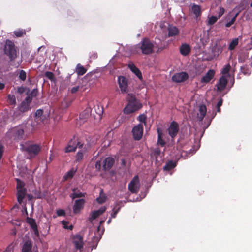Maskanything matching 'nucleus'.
<instances>
[{"instance_id":"37","label":"nucleus","mask_w":252,"mask_h":252,"mask_svg":"<svg viewBox=\"0 0 252 252\" xmlns=\"http://www.w3.org/2000/svg\"><path fill=\"white\" fill-rule=\"evenodd\" d=\"M27 77L26 72L23 70H21L19 72V78L22 81H24L26 80Z\"/></svg>"},{"instance_id":"26","label":"nucleus","mask_w":252,"mask_h":252,"mask_svg":"<svg viewBox=\"0 0 252 252\" xmlns=\"http://www.w3.org/2000/svg\"><path fill=\"white\" fill-rule=\"evenodd\" d=\"M87 69L83 66L81 64L78 63L77 64L75 72L78 76H82L86 73Z\"/></svg>"},{"instance_id":"28","label":"nucleus","mask_w":252,"mask_h":252,"mask_svg":"<svg viewBox=\"0 0 252 252\" xmlns=\"http://www.w3.org/2000/svg\"><path fill=\"white\" fill-rule=\"evenodd\" d=\"M176 166V162L173 160H170L167 162L163 167L164 171H170Z\"/></svg>"},{"instance_id":"63","label":"nucleus","mask_w":252,"mask_h":252,"mask_svg":"<svg viewBox=\"0 0 252 252\" xmlns=\"http://www.w3.org/2000/svg\"><path fill=\"white\" fill-rule=\"evenodd\" d=\"M217 112L220 113V111H221L220 107H217Z\"/></svg>"},{"instance_id":"14","label":"nucleus","mask_w":252,"mask_h":252,"mask_svg":"<svg viewBox=\"0 0 252 252\" xmlns=\"http://www.w3.org/2000/svg\"><path fill=\"white\" fill-rule=\"evenodd\" d=\"M85 201L84 199L76 200L73 207V212L77 214L80 212L84 205Z\"/></svg>"},{"instance_id":"52","label":"nucleus","mask_w":252,"mask_h":252,"mask_svg":"<svg viewBox=\"0 0 252 252\" xmlns=\"http://www.w3.org/2000/svg\"><path fill=\"white\" fill-rule=\"evenodd\" d=\"M79 86H75L72 88L70 90V92L72 94H75L79 90Z\"/></svg>"},{"instance_id":"59","label":"nucleus","mask_w":252,"mask_h":252,"mask_svg":"<svg viewBox=\"0 0 252 252\" xmlns=\"http://www.w3.org/2000/svg\"><path fill=\"white\" fill-rule=\"evenodd\" d=\"M11 247L10 246H8L6 249L3 252H10Z\"/></svg>"},{"instance_id":"48","label":"nucleus","mask_w":252,"mask_h":252,"mask_svg":"<svg viewBox=\"0 0 252 252\" xmlns=\"http://www.w3.org/2000/svg\"><path fill=\"white\" fill-rule=\"evenodd\" d=\"M56 214L58 216H64L65 215V212L63 209H58L56 211Z\"/></svg>"},{"instance_id":"42","label":"nucleus","mask_w":252,"mask_h":252,"mask_svg":"<svg viewBox=\"0 0 252 252\" xmlns=\"http://www.w3.org/2000/svg\"><path fill=\"white\" fill-rule=\"evenodd\" d=\"M45 76L51 81H53L55 79L54 73L50 71H47L45 73Z\"/></svg>"},{"instance_id":"29","label":"nucleus","mask_w":252,"mask_h":252,"mask_svg":"<svg viewBox=\"0 0 252 252\" xmlns=\"http://www.w3.org/2000/svg\"><path fill=\"white\" fill-rule=\"evenodd\" d=\"M91 110L90 108L86 109L80 114V119L84 122L90 115Z\"/></svg>"},{"instance_id":"41","label":"nucleus","mask_w":252,"mask_h":252,"mask_svg":"<svg viewBox=\"0 0 252 252\" xmlns=\"http://www.w3.org/2000/svg\"><path fill=\"white\" fill-rule=\"evenodd\" d=\"M8 99L11 105H15L16 104V97L14 95L8 94Z\"/></svg>"},{"instance_id":"15","label":"nucleus","mask_w":252,"mask_h":252,"mask_svg":"<svg viewBox=\"0 0 252 252\" xmlns=\"http://www.w3.org/2000/svg\"><path fill=\"white\" fill-rule=\"evenodd\" d=\"M215 74V71L213 69H210L206 73V74L201 79V83H208L214 77Z\"/></svg>"},{"instance_id":"11","label":"nucleus","mask_w":252,"mask_h":252,"mask_svg":"<svg viewBox=\"0 0 252 252\" xmlns=\"http://www.w3.org/2000/svg\"><path fill=\"white\" fill-rule=\"evenodd\" d=\"M189 78L188 74L185 72L176 73L172 77V80L174 82L180 83L187 80Z\"/></svg>"},{"instance_id":"21","label":"nucleus","mask_w":252,"mask_h":252,"mask_svg":"<svg viewBox=\"0 0 252 252\" xmlns=\"http://www.w3.org/2000/svg\"><path fill=\"white\" fill-rule=\"evenodd\" d=\"M157 132L158 134V144L163 147L166 144V142L163 139V137L164 136V134L162 132V130L160 128H158Z\"/></svg>"},{"instance_id":"56","label":"nucleus","mask_w":252,"mask_h":252,"mask_svg":"<svg viewBox=\"0 0 252 252\" xmlns=\"http://www.w3.org/2000/svg\"><path fill=\"white\" fill-rule=\"evenodd\" d=\"M223 103V99L221 98L217 103L216 107H220Z\"/></svg>"},{"instance_id":"18","label":"nucleus","mask_w":252,"mask_h":252,"mask_svg":"<svg viewBox=\"0 0 252 252\" xmlns=\"http://www.w3.org/2000/svg\"><path fill=\"white\" fill-rule=\"evenodd\" d=\"M191 48L189 44L187 43L182 44L180 47V53L184 56H187L190 53Z\"/></svg>"},{"instance_id":"34","label":"nucleus","mask_w":252,"mask_h":252,"mask_svg":"<svg viewBox=\"0 0 252 252\" xmlns=\"http://www.w3.org/2000/svg\"><path fill=\"white\" fill-rule=\"evenodd\" d=\"M160 149L159 148H156L152 151L151 156L153 158H155V159L157 160L158 156L160 155Z\"/></svg>"},{"instance_id":"22","label":"nucleus","mask_w":252,"mask_h":252,"mask_svg":"<svg viewBox=\"0 0 252 252\" xmlns=\"http://www.w3.org/2000/svg\"><path fill=\"white\" fill-rule=\"evenodd\" d=\"M128 67L131 71L134 73L140 80L142 79V75L141 71L134 64H129Z\"/></svg>"},{"instance_id":"20","label":"nucleus","mask_w":252,"mask_h":252,"mask_svg":"<svg viewBox=\"0 0 252 252\" xmlns=\"http://www.w3.org/2000/svg\"><path fill=\"white\" fill-rule=\"evenodd\" d=\"M32 242L30 240H27L24 243L21 252H32Z\"/></svg>"},{"instance_id":"23","label":"nucleus","mask_w":252,"mask_h":252,"mask_svg":"<svg viewBox=\"0 0 252 252\" xmlns=\"http://www.w3.org/2000/svg\"><path fill=\"white\" fill-rule=\"evenodd\" d=\"M17 190V200L18 202L21 204L23 199L25 198L27 193L26 189H19Z\"/></svg>"},{"instance_id":"32","label":"nucleus","mask_w":252,"mask_h":252,"mask_svg":"<svg viewBox=\"0 0 252 252\" xmlns=\"http://www.w3.org/2000/svg\"><path fill=\"white\" fill-rule=\"evenodd\" d=\"M77 189V188H74L72 189L73 193L71 194V197L72 198V199H75L76 198H80V197L85 196V195L86 194L85 193L77 192H76Z\"/></svg>"},{"instance_id":"45","label":"nucleus","mask_w":252,"mask_h":252,"mask_svg":"<svg viewBox=\"0 0 252 252\" xmlns=\"http://www.w3.org/2000/svg\"><path fill=\"white\" fill-rule=\"evenodd\" d=\"M146 118L147 117L145 114H141L138 116L137 119L140 122L144 123L145 124H146Z\"/></svg>"},{"instance_id":"40","label":"nucleus","mask_w":252,"mask_h":252,"mask_svg":"<svg viewBox=\"0 0 252 252\" xmlns=\"http://www.w3.org/2000/svg\"><path fill=\"white\" fill-rule=\"evenodd\" d=\"M14 34L16 37H20L23 36L24 34H25L26 32L24 30H20L14 31Z\"/></svg>"},{"instance_id":"51","label":"nucleus","mask_w":252,"mask_h":252,"mask_svg":"<svg viewBox=\"0 0 252 252\" xmlns=\"http://www.w3.org/2000/svg\"><path fill=\"white\" fill-rule=\"evenodd\" d=\"M225 9L223 7H220V11L218 13V18H220L223 14L224 13Z\"/></svg>"},{"instance_id":"54","label":"nucleus","mask_w":252,"mask_h":252,"mask_svg":"<svg viewBox=\"0 0 252 252\" xmlns=\"http://www.w3.org/2000/svg\"><path fill=\"white\" fill-rule=\"evenodd\" d=\"M32 101V97L30 96H27L25 99L23 101H26V102L28 103V104H30V103Z\"/></svg>"},{"instance_id":"9","label":"nucleus","mask_w":252,"mask_h":252,"mask_svg":"<svg viewBox=\"0 0 252 252\" xmlns=\"http://www.w3.org/2000/svg\"><path fill=\"white\" fill-rule=\"evenodd\" d=\"M133 138L135 140H139L141 139L143 133V126L142 124L135 126L132 130Z\"/></svg>"},{"instance_id":"7","label":"nucleus","mask_w":252,"mask_h":252,"mask_svg":"<svg viewBox=\"0 0 252 252\" xmlns=\"http://www.w3.org/2000/svg\"><path fill=\"white\" fill-rule=\"evenodd\" d=\"M83 144L81 143L75 136L69 141L67 146L65 148V152L69 153L76 151L77 147L82 148Z\"/></svg>"},{"instance_id":"35","label":"nucleus","mask_w":252,"mask_h":252,"mask_svg":"<svg viewBox=\"0 0 252 252\" xmlns=\"http://www.w3.org/2000/svg\"><path fill=\"white\" fill-rule=\"evenodd\" d=\"M238 43L239 41L238 38H235L233 39V40L231 42V43L229 44V50L231 51L234 50L235 48V47L238 45Z\"/></svg>"},{"instance_id":"60","label":"nucleus","mask_w":252,"mask_h":252,"mask_svg":"<svg viewBox=\"0 0 252 252\" xmlns=\"http://www.w3.org/2000/svg\"><path fill=\"white\" fill-rule=\"evenodd\" d=\"M238 13L236 14L235 15V16H234V17L232 18V19L230 20V21H231L233 23H234V22L235 21V20H236V18L237 16H238Z\"/></svg>"},{"instance_id":"13","label":"nucleus","mask_w":252,"mask_h":252,"mask_svg":"<svg viewBox=\"0 0 252 252\" xmlns=\"http://www.w3.org/2000/svg\"><path fill=\"white\" fill-rule=\"evenodd\" d=\"M26 222L31 226L34 234L37 237L39 236V231L35 220L27 216L26 218Z\"/></svg>"},{"instance_id":"46","label":"nucleus","mask_w":252,"mask_h":252,"mask_svg":"<svg viewBox=\"0 0 252 252\" xmlns=\"http://www.w3.org/2000/svg\"><path fill=\"white\" fill-rule=\"evenodd\" d=\"M62 223L63 225V227L65 229H68L70 230H72L73 229V226L72 225H70L69 227H68L67 224H68V222L64 220H63L62 221Z\"/></svg>"},{"instance_id":"1","label":"nucleus","mask_w":252,"mask_h":252,"mask_svg":"<svg viewBox=\"0 0 252 252\" xmlns=\"http://www.w3.org/2000/svg\"><path fill=\"white\" fill-rule=\"evenodd\" d=\"M128 103L124 108V112L126 114L132 113L142 107V104L136 99L135 95L132 94H128L127 97Z\"/></svg>"},{"instance_id":"44","label":"nucleus","mask_w":252,"mask_h":252,"mask_svg":"<svg viewBox=\"0 0 252 252\" xmlns=\"http://www.w3.org/2000/svg\"><path fill=\"white\" fill-rule=\"evenodd\" d=\"M218 19V17H217L216 16H211L209 19L208 24L209 25L214 24L216 22Z\"/></svg>"},{"instance_id":"25","label":"nucleus","mask_w":252,"mask_h":252,"mask_svg":"<svg viewBox=\"0 0 252 252\" xmlns=\"http://www.w3.org/2000/svg\"><path fill=\"white\" fill-rule=\"evenodd\" d=\"M199 115H198V118L200 121H202L204 117L206 115L207 112V108L205 105H201L199 107Z\"/></svg>"},{"instance_id":"8","label":"nucleus","mask_w":252,"mask_h":252,"mask_svg":"<svg viewBox=\"0 0 252 252\" xmlns=\"http://www.w3.org/2000/svg\"><path fill=\"white\" fill-rule=\"evenodd\" d=\"M169 135L174 139L178 134L179 130V126L177 122L172 121L168 128Z\"/></svg>"},{"instance_id":"38","label":"nucleus","mask_w":252,"mask_h":252,"mask_svg":"<svg viewBox=\"0 0 252 252\" xmlns=\"http://www.w3.org/2000/svg\"><path fill=\"white\" fill-rule=\"evenodd\" d=\"M75 173V171H74L73 170H70L67 172L66 174L64 176V178L65 180L68 179H71L74 176Z\"/></svg>"},{"instance_id":"61","label":"nucleus","mask_w":252,"mask_h":252,"mask_svg":"<svg viewBox=\"0 0 252 252\" xmlns=\"http://www.w3.org/2000/svg\"><path fill=\"white\" fill-rule=\"evenodd\" d=\"M238 59L239 61L241 62H244L245 61V59H242L241 57H239Z\"/></svg>"},{"instance_id":"58","label":"nucleus","mask_w":252,"mask_h":252,"mask_svg":"<svg viewBox=\"0 0 252 252\" xmlns=\"http://www.w3.org/2000/svg\"><path fill=\"white\" fill-rule=\"evenodd\" d=\"M233 24V23L231 21H230L229 22H227L225 24V27H230Z\"/></svg>"},{"instance_id":"24","label":"nucleus","mask_w":252,"mask_h":252,"mask_svg":"<svg viewBox=\"0 0 252 252\" xmlns=\"http://www.w3.org/2000/svg\"><path fill=\"white\" fill-rule=\"evenodd\" d=\"M169 37L175 36L179 34L178 29L175 26L169 27L168 29Z\"/></svg>"},{"instance_id":"10","label":"nucleus","mask_w":252,"mask_h":252,"mask_svg":"<svg viewBox=\"0 0 252 252\" xmlns=\"http://www.w3.org/2000/svg\"><path fill=\"white\" fill-rule=\"evenodd\" d=\"M118 82L122 93H126L128 92V81L124 76H120L118 78Z\"/></svg>"},{"instance_id":"47","label":"nucleus","mask_w":252,"mask_h":252,"mask_svg":"<svg viewBox=\"0 0 252 252\" xmlns=\"http://www.w3.org/2000/svg\"><path fill=\"white\" fill-rule=\"evenodd\" d=\"M241 72L245 75L250 74L249 70L247 66H244L241 68Z\"/></svg>"},{"instance_id":"50","label":"nucleus","mask_w":252,"mask_h":252,"mask_svg":"<svg viewBox=\"0 0 252 252\" xmlns=\"http://www.w3.org/2000/svg\"><path fill=\"white\" fill-rule=\"evenodd\" d=\"M26 90V87H24L23 86H21V87H19L17 89V92L19 94H22L23 93H24L25 92Z\"/></svg>"},{"instance_id":"33","label":"nucleus","mask_w":252,"mask_h":252,"mask_svg":"<svg viewBox=\"0 0 252 252\" xmlns=\"http://www.w3.org/2000/svg\"><path fill=\"white\" fill-rule=\"evenodd\" d=\"M106 199L107 197L103 194V190L101 189L100 192V196L96 199V200L99 204H103L106 201Z\"/></svg>"},{"instance_id":"39","label":"nucleus","mask_w":252,"mask_h":252,"mask_svg":"<svg viewBox=\"0 0 252 252\" xmlns=\"http://www.w3.org/2000/svg\"><path fill=\"white\" fill-rule=\"evenodd\" d=\"M17 182V189H25L24 188L25 184L19 179H16Z\"/></svg>"},{"instance_id":"19","label":"nucleus","mask_w":252,"mask_h":252,"mask_svg":"<svg viewBox=\"0 0 252 252\" xmlns=\"http://www.w3.org/2000/svg\"><path fill=\"white\" fill-rule=\"evenodd\" d=\"M227 82L228 81L226 78L224 76H221L219 79V83L217 85L218 90L220 91L224 90L226 86L227 85Z\"/></svg>"},{"instance_id":"5","label":"nucleus","mask_w":252,"mask_h":252,"mask_svg":"<svg viewBox=\"0 0 252 252\" xmlns=\"http://www.w3.org/2000/svg\"><path fill=\"white\" fill-rule=\"evenodd\" d=\"M8 135L14 140H22L24 137V131L21 127L17 126L10 130Z\"/></svg>"},{"instance_id":"31","label":"nucleus","mask_w":252,"mask_h":252,"mask_svg":"<svg viewBox=\"0 0 252 252\" xmlns=\"http://www.w3.org/2000/svg\"><path fill=\"white\" fill-rule=\"evenodd\" d=\"M31 109L30 104H28L26 101H22L19 108V110L21 112H25Z\"/></svg>"},{"instance_id":"49","label":"nucleus","mask_w":252,"mask_h":252,"mask_svg":"<svg viewBox=\"0 0 252 252\" xmlns=\"http://www.w3.org/2000/svg\"><path fill=\"white\" fill-rule=\"evenodd\" d=\"M120 209V207H119L118 208H117L116 210H115V209L114 208L113 210V212L111 214V218H115L116 217L117 213L119 211Z\"/></svg>"},{"instance_id":"36","label":"nucleus","mask_w":252,"mask_h":252,"mask_svg":"<svg viewBox=\"0 0 252 252\" xmlns=\"http://www.w3.org/2000/svg\"><path fill=\"white\" fill-rule=\"evenodd\" d=\"M84 157V154L82 151H79L76 155V159L75 161L76 162H80L82 161Z\"/></svg>"},{"instance_id":"12","label":"nucleus","mask_w":252,"mask_h":252,"mask_svg":"<svg viewBox=\"0 0 252 252\" xmlns=\"http://www.w3.org/2000/svg\"><path fill=\"white\" fill-rule=\"evenodd\" d=\"M73 243L75 248L79 250V252H81L83 248V238L79 235H76L73 238Z\"/></svg>"},{"instance_id":"2","label":"nucleus","mask_w":252,"mask_h":252,"mask_svg":"<svg viewBox=\"0 0 252 252\" xmlns=\"http://www.w3.org/2000/svg\"><path fill=\"white\" fill-rule=\"evenodd\" d=\"M3 51L11 61H14L18 56V49L15 46L14 43L9 39L5 41Z\"/></svg>"},{"instance_id":"27","label":"nucleus","mask_w":252,"mask_h":252,"mask_svg":"<svg viewBox=\"0 0 252 252\" xmlns=\"http://www.w3.org/2000/svg\"><path fill=\"white\" fill-rule=\"evenodd\" d=\"M191 11L196 17L199 16L201 14L200 6L195 4L192 5Z\"/></svg>"},{"instance_id":"43","label":"nucleus","mask_w":252,"mask_h":252,"mask_svg":"<svg viewBox=\"0 0 252 252\" xmlns=\"http://www.w3.org/2000/svg\"><path fill=\"white\" fill-rule=\"evenodd\" d=\"M231 69V66L229 64H227L225 65L223 68L222 69L221 71V73L222 74H226L229 73L230 70Z\"/></svg>"},{"instance_id":"55","label":"nucleus","mask_w":252,"mask_h":252,"mask_svg":"<svg viewBox=\"0 0 252 252\" xmlns=\"http://www.w3.org/2000/svg\"><path fill=\"white\" fill-rule=\"evenodd\" d=\"M38 93V90L37 89H34L32 90L31 93V94L33 96H36Z\"/></svg>"},{"instance_id":"4","label":"nucleus","mask_w":252,"mask_h":252,"mask_svg":"<svg viewBox=\"0 0 252 252\" xmlns=\"http://www.w3.org/2000/svg\"><path fill=\"white\" fill-rule=\"evenodd\" d=\"M22 150L33 158L37 156L41 151V147L38 144H31L27 146H22Z\"/></svg>"},{"instance_id":"17","label":"nucleus","mask_w":252,"mask_h":252,"mask_svg":"<svg viewBox=\"0 0 252 252\" xmlns=\"http://www.w3.org/2000/svg\"><path fill=\"white\" fill-rule=\"evenodd\" d=\"M106 209L105 206H102L98 210L94 211L92 213L91 217L89 218L90 221H92L101 215L106 211Z\"/></svg>"},{"instance_id":"62","label":"nucleus","mask_w":252,"mask_h":252,"mask_svg":"<svg viewBox=\"0 0 252 252\" xmlns=\"http://www.w3.org/2000/svg\"><path fill=\"white\" fill-rule=\"evenodd\" d=\"M105 221V220H102L100 221V224L101 225L103 223H104Z\"/></svg>"},{"instance_id":"57","label":"nucleus","mask_w":252,"mask_h":252,"mask_svg":"<svg viewBox=\"0 0 252 252\" xmlns=\"http://www.w3.org/2000/svg\"><path fill=\"white\" fill-rule=\"evenodd\" d=\"M5 88V84L0 82V90H3Z\"/></svg>"},{"instance_id":"6","label":"nucleus","mask_w":252,"mask_h":252,"mask_svg":"<svg viewBox=\"0 0 252 252\" xmlns=\"http://www.w3.org/2000/svg\"><path fill=\"white\" fill-rule=\"evenodd\" d=\"M140 184L138 175L135 176L128 184V189L132 193L137 194L140 189Z\"/></svg>"},{"instance_id":"3","label":"nucleus","mask_w":252,"mask_h":252,"mask_svg":"<svg viewBox=\"0 0 252 252\" xmlns=\"http://www.w3.org/2000/svg\"><path fill=\"white\" fill-rule=\"evenodd\" d=\"M154 44L148 38H143L139 44L136 45L135 48L140 49L144 55H150L154 52Z\"/></svg>"},{"instance_id":"16","label":"nucleus","mask_w":252,"mask_h":252,"mask_svg":"<svg viewBox=\"0 0 252 252\" xmlns=\"http://www.w3.org/2000/svg\"><path fill=\"white\" fill-rule=\"evenodd\" d=\"M115 162V159L112 157H107L104 161V164L103 167L104 170H109L113 166Z\"/></svg>"},{"instance_id":"30","label":"nucleus","mask_w":252,"mask_h":252,"mask_svg":"<svg viewBox=\"0 0 252 252\" xmlns=\"http://www.w3.org/2000/svg\"><path fill=\"white\" fill-rule=\"evenodd\" d=\"M43 111L42 109H38L35 113V120L37 123H39V121L43 119Z\"/></svg>"},{"instance_id":"64","label":"nucleus","mask_w":252,"mask_h":252,"mask_svg":"<svg viewBox=\"0 0 252 252\" xmlns=\"http://www.w3.org/2000/svg\"><path fill=\"white\" fill-rule=\"evenodd\" d=\"M111 221V218H110V219L108 220L107 221V223H108V224L110 223Z\"/></svg>"},{"instance_id":"53","label":"nucleus","mask_w":252,"mask_h":252,"mask_svg":"<svg viewBox=\"0 0 252 252\" xmlns=\"http://www.w3.org/2000/svg\"><path fill=\"white\" fill-rule=\"evenodd\" d=\"M101 162L100 161H97L95 164V168L98 170H100L101 168Z\"/></svg>"}]
</instances>
